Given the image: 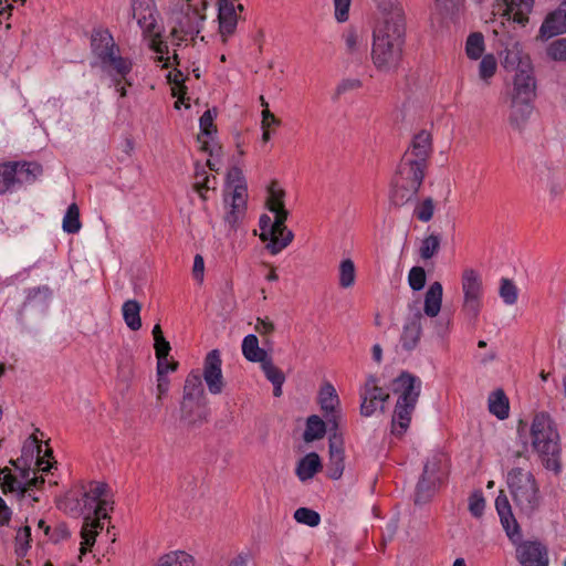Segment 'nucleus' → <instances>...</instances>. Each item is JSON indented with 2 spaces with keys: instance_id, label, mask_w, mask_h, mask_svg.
Masks as SVG:
<instances>
[{
  "instance_id": "obj_42",
  "label": "nucleus",
  "mask_w": 566,
  "mask_h": 566,
  "mask_svg": "<svg viewBox=\"0 0 566 566\" xmlns=\"http://www.w3.org/2000/svg\"><path fill=\"white\" fill-rule=\"evenodd\" d=\"M80 209L76 203L69 206L63 218L62 228L66 233L75 234L81 230Z\"/></svg>"
},
{
  "instance_id": "obj_28",
  "label": "nucleus",
  "mask_w": 566,
  "mask_h": 566,
  "mask_svg": "<svg viewBox=\"0 0 566 566\" xmlns=\"http://www.w3.org/2000/svg\"><path fill=\"white\" fill-rule=\"evenodd\" d=\"M181 401H208L199 369H193L187 375Z\"/></svg>"
},
{
  "instance_id": "obj_56",
  "label": "nucleus",
  "mask_w": 566,
  "mask_h": 566,
  "mask_svg": "<svg viewBox=\"0 0 566 566\" xmlns=\"http://www.w3.org/2000/svg\"><path fill=\"white\" fill-rule=\"evenodd\" d=\"M426 271L421 266H413L409 271L408 283L413 291H420L426 285Z\"/></svg>"
},
{
  "instance_id": "obj_35",
  "label": "nucleus",
  "mask_w": 566,
  "mask_h": 566,
  "mask_svg": "<svg viewBox=\"0 0 566 566\" xmlns=\"http://www.w3.org/2000/svg\"><path fill=\"white\" fill-rule=\"evenodd\" d=\"M327 428L329 429V424L327 420L324 421L317 415H312L306 419V428L303 433V439L305 442H313L315 440H319L324 438Z\"/></svg>"
},
{
  "instance_id": "obj_18",
  "label": "nucleus",
  "mask_w": 566,
  "mask_h": 566,
  "mask_svg": "<svg viewBox=\"0 0 566 566\" xmlns=\"http://www.w3.org/2000/svg\"><path fill=\"white\" fill-rule=\"evenodd\" d=\"M432 153V137L427 130H420L411 140L409 148L405 151L402 158L411 159L424 166H429V159Z\"/></svg>"
},
{
  "instance_id": "obj_63",
  "label": "nucleus",
  "mask_w": 566,
  "mask_h": 566,
  "mask_svg": "<svg viewBox=\"0 0 566 566\" xmlns=\"http://www.w3.org/2000/svg\"><path fill=\"white\" fill-rule=\"evenodd\" d=\"M71 533L65 523H59L54 528H51L49 534V538L53 543H59L61 541L67 539Z\"/></svg>"
},
{
  "instance_id": "obj_6",
  "label": "nucleus",
  "mask_w": 566,
  "mask_h": 566,
  "mask_svg": "<svg viewBox=\"0 0 566 566\" xmlns=\"http://www.w3.org/2000/svg\"><path fill=\"white\" fill-rule=\"evenodd\" d=\"M284 190L277 188V182L273 181L269 187V197L266 200L268 209L274 213L272 232L260 235L263 242L269 241L266 249L271 254H277L285 249L293 240L294 234L285 226L289 211L285 209L283 197Z\"/></svg>"
},
{
  "instance_id": "obj_16",
  "label": "nucleus",
  "mask_w": 566,
  "mask_h": 566,
  "mask_svg": "<svg viewBox=\"0 0 566 566\" xmlns=\"http://www.w3.org/2000/svg\"><path fill=\"white\" fill-rule=\"evenodd\" d=\"M208 401H180V421L188 429H197L209 421Z\"/></svg>"
},
{
  "instance_id": "obj_27",
  "label": "nucleus",
  "mask_w": 566,
  "mask_h": 566,
  "mask_svg": "<svg viewBox=\"0 0 566 566\" xmlns=\"http://www.w3.org/2000/svg\"><path fill=\"white\" fill-rule=\"evenodd\" d=\"M416 409V405L406 402H396L391 419V433L398 438L402 437L408 430L411 416Z\"/></svg>"
},
{
  "instance_id": "obj_29",
  "label": "nucleus",
  "mask_w": 566,
  "mask_h": 566,
  "mask_svg": "<svg viewBox=\"0 0 566 566\" xmlns=\"http://www.w3.org/2000/svg\"><path fill=\"white\" fill-rule=\"evenodd\" d=\"M535 0H503L505 9L504 15L509 20L525 25L528 22V14L533 10Z\"/></svg>"
},
{
  "instance_id": "obj_36",
  "label": "nucleus",
  "mask_w": 566,
  "mask_h": 566,
  "mask_svg": "<svg viewBox=\"0 0 566 566\" xmlns=\"http://www.w3.org/2000/svg\"><path fill=\"white\" fill-rule=\"evenodd\" d=\"M489 410L492 415L496 416L500 420H504L509 417V412H510L509 399L502 389H497L490 395Z\"/></svg>"
},
{
  "instance_id": "obj_58",
  "label": "nucleus",
  "mask_w": 566,
  "mask_h": 566,
  "mask_svg": "<svg viewBox=\"0 0 566 566\" xmlns=\"http://www.w3.org/2000/svg\"><path fill=\"white\" fill-rule=\"evenodd\" d=\"M196 181L201 185V189L206 190H214L217 185V178L214 176H209L203 167H200L199 164L196 165L195 172Z\"/></svg>"
},
{
  "instance_id": "obj_34",
  "label": "nucleus",
  "mask_w": 566,
  "mask_h": 566,
  "mask_svg": "<svg viewBox=\"0 0 566 566\" xmlns=\"http://www.w3.org/2000/svg\"><path fill=\"white\" fill-rule=\"evenodd\" d=\"M242 354L247 360L262 364L269 358L266 350L259 346L255 335L249 334L242 340Z\"/></svg>"
},
{
  "instance_id": "obj_1",
  "label": "nucleus",
  "mask_w": 566,
  "mask_h": 566,
  "mask_svg": "<svg viewBox=\"0 0 566 566\" xmlns=\"http://www.w3.org/2000/svg\"><path fill=\"white\" fill-rule=\"evenodd\" d=\"M406 42V19L401 8L384 14L373 32L371 59L377 70H397L402 61Z\"/></svg>"
},
{
  "instance_id": "obj_52",
  "label": "nucleus",
  "mask_w": 566,
  "mask_h": 566,
  "mask_svg": "<svg viewBox=\"0 0 566 566\" xmlns=\"http://www.w3.org/2000/svg\"><path fill=\"white\" fill-rule=\"evenodd\" d=\"M150 36L153 38L150 42V49L156 53L160 54V56H158V61H165L163 67H169V57L164 59V54L168 53V44L161 40V34L157 29H155V33Z\"/></svg>"
},
{
  "instance_id": "obj_2",
  "label": "nucleus",
  "mask_w": 566,
  "mask_h": 566,
  "mask_svg": "<svg viewBox=\"0 0 566 566\" xmlns=\"http://www.w3.org/2000/svg\"><path fill=\"white\" fill-rule=\"evenodd\" d=\"M495 509L500 522L510 538L516 545V559L521 566H548V548L539 541H522V531L517 523L510 501L504 493L500 491L495 499Z\"/></svg>"
},
{
  "instance_id": "obj_47",
  "label": "nucleus",
  "mask_w": 566,
  "mask_h": 566,
  "mask_svg": "<svg viewBox=\"0 0 566 566\" xmlns=\"http://www.w3.org/2000/svg\"><path fill=\"white\" fill-rule=\"evenodd\" d=\"M436 210L434 201L431 197L424 198L422 201L417 202L413 209V217L421 222H429Z\"/></svg>"
},
{
  "instance_id": "obj_54",
  "label": "nucleus",
  "mask_w": 566,
  "mask_h": 566,
  "mask_svg": "<svg viewBox=\"0 0 566 566\" xmlns=\"http://www.w3.org/2000/svg\"><path fill=\"white\" fill-rule=\"evenodd\" d=\"M51 296V290L48 286L32 287L27 291L23 306L32 305L34 302L45 303Z\"/></svg>"
},
{
  "instance_id": "obj_46",
  "label": "nucleus",
  "mask_w": 566,
  "mask_h": 566,
  "mask_svg": "<svg viewBox=\"0 0 566 566\" xmlns=\"http://www.w3.org/2000/svg\"><path fill=\"white\" fill-rule=\"evenodd\" d=\"M31 542V527L25 525L20 527L14 538V553L19 558L27 555Z\"/></svg>"
},
{
  "instance_id": "obj_26",
  "label": "nucleus",
  "mask_w": 566,
  "mask_h": 566,
  "mask_svg": "<svg viewBox=\"0 0 566 566\" xmlns=\"http://www.w3.org/2000/svg\"><path fill=\"white\" fill-rule=\"evenodd\" d=\"M43 476H34L28 480L25 483H22L18 480L15 475L12 473H7L3 478L2 483V492L4 494L8 493H17L19 499H22L27 495V493L33 488L39 489L42 484H44Z\"/></svg>"
},
{
  "instance_id": "obj_24",
  "label": "nucleus",
  "mask_w": 566,
  "mask_h": 566,
  "mask_svg": "<svg viewBox=\"0 0 566 566\" xmlns=\"http://www.w3.org/2000/svg\"><path fill=\"white\" fill-rule=\"evenodd\" d=\"M235 1L237 0L219 1V31L224 42L227 41V38L232 35L237 29L238 17L235 12Z\"/></svg>"
},
{
  "instance_id": "obj_30",
  "label": "nucleus",
  "mask_w": 566,
  "mask_h": 566,
  "mask_svg": "<svg viewBox=\"0 0 566 566\" xmlns=\"http://www.w3.org/2000/svg\"><path fill=\"white\" fill-rule=\"evenodd\" d=\"M322 468L319 455L316 452H310L297 462L295 474L304 482L312 479Z\"/></svg>"
},
{
  "instance_id": "obj_13",
  "label": "nucleus",
  "mask_w": 566,
  "mask_h": 566,
  "mask_svg": "<svg viewBox=\"0 0 566 566\" xmlns=\"http://www.w3.org/2000/svg\"><path fill=\"white\" fill-rule=\"evenodd\" d=\"M422 382L419 377L401 371L392 381V391L398 395V402L417 405Z\"/></svg>"
},
{
  "instance_id": "obj_20",
  "label": "nucleus",
  "mask_w": 566,
  "mask_h": 566,
  "mask_svg": "<svg viewBox=\"0 0 566 566\" xmlns=\"http://www.w3.org/2000/svg\"><path fill=\"white\" fill-rule=\"evenodd\" d=\"M566 32V0L559 7L551 12L544 20L539 29V36L548 40L555 35Z\"/></svg>"
},
{
  "instance_id": "obj_10",
  "label": "nucleus",
  "mask_w": 566,
  "mask_h": 566,
  "mask_svg": "<svg viewBox=\"0 0 566 566\" xmlns=\"http://www.w3.org/2000/svg\"><path fill=\"white\" fill-rule=\"evenodd\" d=\"M109 486L104 482H91L84 493V507L93 511L97 520L109 518V512L114 509V501Z\"/></svg>"
},
{
  "instance_id": "obj_12",
  "label": "nucleus",
  "mask_w": 566,
  "mask_h": 566,
  "mask_svg": "<svg viewBox=\"0 0 566 566\" xmlns=\"http://www.w3.org/2000/svg\"><path fill=\"white\" fill-rule=\"evenodd\" d=\"M130 15L136 20L144 35L155 33L159 17L155 0H130Z\"/></svg>"
},
{
  "instance_id": "obj_51",
  "label": "nucleus",
  "mask_w": 566,
  "mask_h": 566,
  "mask_svg": "<svg viewBox=\"0 0 566 566\" xmlns=\"http://www.w3.org/2000/svg\"><path fill=\"white\" fill-rule=\"evenodd\" d=\"M261 368L266 377V379L273 385V384H279V382H284L285 381V375L284 373L279 368L276 367L271 357H269L266 360H264L262 364H261Z\"/></svg>"
},
{
  "instance_id": "obj_19",
  "label": "nucleus",
  "mask_w": 566,
  "mask_h": 566,
  "mask_svg": "<svg viewBox=\"0 0 566 566\" xmlns=\"http://www.w3.org/2000/svg\"><path fill=\"white\" fill-rule=\"evenodd\" d=\"M421 321L422 314L419 310L406 319L400 336V344L405 350L411 352L418 346L422 335Z\"/></svg>"
},
{
  "instance_id": "obj_45",
  "label": "nucleus",
  "mask_w": 566,
  "mask_h": 566,
  "mask_svg": "<svg viewBox=\"0 0 566 566\" xmlns=\"http://www.w3.org/2000/svg\"><path fill=\"white\" fill-rule=\"evenodd\" d=\"M356 268L350 259H345L339 264V286L349 289L355 284Z\"/></svg>"
},
{
  "instance_id": "obj_53",
  "label": "nucleus",
  "mask_w": 566,
  "mask_h": 566,
  "mask_svg": "<svg viewBox=\"0 0 566 566\" xmlns=\"http://www.w3.org/2000/svg\"><path fill=\"white\" fill-rule=\"evenodd\" d=\"M485 509V499L481 490H475L469 497V511L472 516L480 518Z\"/></svg>"
},
{
  "instance_id": "obj_31",
  "label": "nucleus",
  "mask_w": 566,
  "mask_h": 566,
  "mask_svg": "<svg viewBox=\"0 0 566 566\" xmlns=\"http://www.w3.org/2000/svg\"><path fill=\"white\" fill-rule=\"evenodd\" d=\"M463 297L482 298L483 284L480 274L473 269H465L462 273Z\"/></svg>"
},
{
  "instance_id": "obj_40",
  "label": "nucleus",
  "mask_w": 566,
  "mask_h": 566,
  "mask_svg": "<svg viewBox=\"0 0 566 566\" xmlns=\"http://www.w3.org/2000/svg\"><path fill=\"white\" fill-rule=\"evenodd\" d=\"M502 65L507 71H518L521 67H528V57H523L516 45L509 50H505V55L502 60Z\"/></svg>"
},
{
  "instance_id": "obj_43",
  "label": "nucleus",
  "mask_w": 566,
  "mask_h": 566,
  "mask_svg": "<svg viewBox=\"0 0 566 566\" xmlns=\"http://www.w3.org/2000/svg\"><path fill=\"white\" fill-rule=\"evenodd\" d=\"M482 308V298L463 297L461 312L465 319L472 325L476 326L478 317Z\"/></svg>"
},
{
  "instance_id": "obj_55",
  "label": "nucleus",
  "mask_w": 566,
  "mask_h": 566,
  "mask_svg": "<svg viewBox=\"0 0 566 566\" xmlns=\"http://www.w3.org/2000/svg\"><path fill=\"white\" fill-rule=\"evenodd\" d=\"M217 116L216 108L213 109H207L200 117L199 124H200V132L201 135H205L207 137L211 136L213 133L217 132V127L213 124L214 117Z\"/></svg>"
},
{
  "instance_id": "obj_3",
  "label": "nucleus",
  "mask_w": 566,
  "mask_h": 566,
  "mask_svg": "<svg viewBox=\"0 0 566 566\" xmlns=\"http://www.w3.org/2000/svg\"><path fill=\"white\" fill-rule=\"evenodd\" d=\"M531 446L548 470L559 469L560 439L557 426L548 412L535 413L531 429Z\"/></svg>"
},
{
  "instance_id": "obj_25",
  "label": "nucleus",
  "mask_w": 566,
  "mask_h": 566,
  "mask_svg": "<svg viewBox=\"0 0 566 566\" xmlns=\"http://www.w3.org/2000/svg\"><path fill=\"white\" fill-rule=\"evenodd\" d=\"M93 55L101 62L114 50H118L112 33L108 30H94L91 36Z\"/></svg>"
},
{
  "instance_id": "obj_8",
  "label": "nucleus",
  "mask_w": 566,
  "mask_h": 566,
  "mask_svg": "<svg viewBox=\"0 0 566 566\" xmlns=\"http://www.w3.org/2000/svg\"><path fill=\"white\" fill-rule=\"evenodd\" d=\"M43 175L38 161L12 160L0 163V195L14 192L34 184Z\"/></svg>"
},
{
  "instance_id": "obj_5",
  "label": "nucleus",
  "mask_w": 566,
  "mask_h": 566,
  "mask_svg": "<svg viewBox=\"0 0 566 566\" xmlns=\"http://www.w3.org/2000/svg\"><path fill=\"white\" fill-rule=\"evenodd\" d=\"M428 167L411 159L401 158L391 180L390 201L402 207L417 198Z\"/></svg>"
},
{
  "instance_id": "obj_22",
  "label": "nucleus",
  "mask_w": 566,
  "mask_h": 566,
  "mask_svg": "<svg viewBox=\"0 0 566 566\" xmlns=\"http://www.w3.org/2000/svg\"><path fill=\"white\" fill-rule=\"evenodd\" d=\"M329 463L327 469L328 478L338 480L345 469L343 439L335 432L329 437Z\"/></svg>"
},
{
  "instance_id": "obj_57",
  "label": "nucleus",
  "mask_w": 566,
  "mask_h": 566,
  "mask_svg": "<svg viewBox=\"0 0 566 566\" xmlns=\"http://www.w3.org/2000/svg\"><path fill=\"white\" fill-rule=\"evenodd\" d=\"M496 60L492 54L482 57L479 65V74L482 80H489L496 72Z\"/></svg>"
},
{
  "instance_id": "obj_59",
  "label": "nucleus",
  "mask_w": 566,
  "mask_h": 566,
  "mask_svg": "<svg viewBox=\"0 0 566 566\" xmlns=\"http://www.w3.org/2000/svg\"><path fill=\"white\" fill-rule=\"evenodd\" d=\"M547 54L554 61H566V39L552 42L547 49Z\"/></svg>"
},
{
  "instance_id": "obj_11",
  "label": "nucleus",
  "mask_w": 566,
  "mask_h": 566,
  "mask_svg": "<svg viewBox=\"0 0 566 566\" xmlns=\"http://www.w3.org/2000/svg\"><path fill=\"white\" fill-rule=\"evenodd\" d=\"M377 381L376 376H368L360 391V415L364 417H370L377 410L378 406L380 410L384 411L385 402L389 399V394L379 387Z\"/></svg>"
},
{
  "instance_id": "obj_7",
  "label": "nucleus",
  "mask_w": 566,
  "mask_h": 566,
  "mask_svg": "<svg viewBox=\"0 0 566 566\" xmlns=\"http://www.w3.org/2000/svg\"><path fill=\"white\" fill-rule=\"evenodd\" d=\"M449 474V459L443 452L432 453L424 462L422 474L417 483L415 503L429 502Z\"/></svg>"
},
{
  "instance_id": "obj_64",
  "label": "nucleus",
  "mask_w": 566,
  "mask_h": 566,
  "mask_svg": "<svg viewBox=\"0 0 566 566\" xmlns=\"http://www.w3.org/2000/svg\"><path fill=\"white\" fill-rule=\"evenodd\" d=\"M352 0H334L335 18L338 22L348 20V11Z\"/></svg>"
},
{
  "instance_id": "obj_60",
  "label": "nucleus",
  "mask_w": 566,
  "mask_h": 566,
  "mask_svg": "<svg viewBox=\"0 0 566 566\" xmlns=\"http://www.w3.org/2000/svg\"><path fill=\"white\" fill-rule=\"evenodd\" d=\"M361 85L363 83L358 78H345L337 85L334 98L337 99L340 95L348 91L358 90L361 87Z\"/></svg>"
},
{
  "instance_id": "obj_9",
  "label": "nucleus",
  "mask_w": 566,
  "mask_h": 566,
  "mask_svg": "<svg viewBox=\"0 0 566 566\" xmlns=\"http://www.w3.org/2000/svg\"><path fill=\"white\" fill-rule=\"evenodd\" d=\"M206 15L198 7L189 3H181L179 7L172 9L170 21L174 24L170 35L174 43L180 45L181 42L187 41L189 38L195 40L202 27Z\"/></svg>"
},
{
  "instance_id": "obj_61",
  "label": "nucleus",
  "mask_w": 566,
  "mask_h": 566,
  "mask_svg": "<svg viewBox=\"0 0 566 566\" xmlns=\"http://www.w3.org/2000/svg\"><path fill=\"white\" fill-rule=\"evenodd\" d=\"M227 185L229 187H233V189L240 185L242 187H247L243 172L239 167H232L229 169L227 174Z\"/></svg>"
},
{
  "instance_id": "obj_32",
  "label": "nucleus",
  "mask_w": 566,
  "mask_h": 566,
  "mask_svg": "<svg viewBox=\"0 0 566 566\" xmlns=\"http://www.w3.org/2000/svg\"><path fill=\"white\" fill-rule=\"evenodd\" d=\"M442 294L443 289L440 282H433L430 284L424 295L423 311L427 316L436 317L439 314L441 310Z\"/></svg>"
},
{
  "instance_id": "obj_17",
  "label": "nucleus",
  "mask_w": 566,
  "mask_h": 566,
  "mask_svg": "<svg viewBox=\"0 0 566 566\" xmlns=\"http://www.w3.org/2000/svg\"><path fill=\"white\" fill-rule=\"evenodd\" d=\"M536 97V81L528 67H521L514 76L513 92L511 98L534 102Z\"/></svg>"
},
{
  "instance_id": "obj_44",
  "label": "nucleus",
  "mask_w": 566,
  "mask_h": 566,
  "mask_svg": "<svg viewBox=\"0 0 566 566\" xmlns=\"http://www.w3.org/2000/svg\"><path fill=\"white\" fill-rule=\"evenodd\" d=\"M484 51V38L482 33H471L465 43V52L469 59L478 60L482 56Z\"/></svg>"
},
{
  "instance_id": "obj_14",
  "label": "nucleus",
  "mask_w": 566,
  "mask_h": 566,
  "mask_svg": "<svg viewBox=\"0 0 566 566\" xmlns=\"http://www.w3.org/2000/svg\"><path fill=\"white\" fill-rule=\"evenodd\" d=\"M221 365L222 360L218 349H212L207 354L201 378L203 377L208 390L212 395L221 394L224 387Z\"/></svg>"
},
{
  "instance_id": "obj_15",
  "label": "nucleus",
  "mask_w": 566,
  "mask_h": 566,
  "mask_svg": "<svg viewBox=\"0 0 566 566\" xmlns=\"http://www.w3.org/2000/svg\"><path fill=\"white\" fill-rule=\"evenodd\" d=\"M318 403L322 411L324 412L325 419H327L329 431H337L340 418L339 410H337L339 398L335 387L331 382H325L321 387L318 392Z\"/></svg>"
},
{
  "instance_id": "obj_37",
  "label": "nucleus",
  "mask_w": 566,
  "mask_h": 566,
  "mask_svg": "<svg viewBox=\"0 0 566 566\" xmlns=\"http://www.w3.org/2000/svg\"><path fill=\"white\" fill-rule=\"evenodd\" d=\"M140 310L142 305L136 300H128L123 304V318L132 331H138L142 327Z\"/></svg>"
},
{
  "instance_id": "obj_41",
  "label": "nucleus",
  "mask_w": 566,
  "mask_h": 566,
  "mask_svg": "<svg viewBox=\"0 0 566 566\" xmlns=\"http://www.w3.org/2000/svg\"><path fill=\"white\" fill-rule=\"evenodd\" d=\"M546 188L548 190L552 200H556L563 197L566 190V181L555 170H548Z\"/></svg>"
},
{
  "instance_id": "obj_62",
  "label": "nucleus",
  "mask_w": 566,
  "mask_h": 566,
  "mask_svg": "<svg viewBox=\"0 0 566 566\" xmlns=\"http://www.w3.org/2000/svg\"><path fill=\"white\" fill-rule=\"evenodd\" d=\"M346 50L348 53L354 54L359 52L361 48V43L359 41V36L354 30H349L344 35Z\"/></svg>"
},
{
  "instance_id": "obj_39",
  "label": "nucleus",
  "mask_w": 566,
  "mask_h": 566,
  "mask_svg": "<svg viewBox=\"0 0 566 566\" xmlns=\"http://www.w3.org/2000/svg\"><path fill=\"white\" fill-rule=\"evenodd\" d=\"M156 566H195V560L188 553L176 551L163 555Z\"/></svg>"
},
{
  "instance_id": "obj_21",
  "label": "nucleus",
  "mask_w": 566,
  "mask_h": 566,
  "mask_svg": "<svg viewBox=\"0 0 566 566\" xmlns=\"http://www.w3.org/2000/svg\"><path fill=\"white\" fill-rule=\"evenodd\" d=\"M99 65L102 70L107 72L113 78L119 76L127 85H132V83L126 80V76L132 72L133 62L127 57H123L119 54V49L114 50L109 55L105 56V59L99 62Z\"/></svg>"
},
{
  "instance_id": "obj_33",
  "label": "nucleus",
  "mask_w": 566,
  "mask_h": 566,
  "mask_svg": "<svg viewBox=\"0 0 566 566\" xmlns=\"http://www.w3.org/2000/svg\"><path fill=\"white\" fill-rule=\"evenodd\" d=\"M102 520H97L95 516L87 515L84 518V523L81 530V553L85 554L86 551L94 545L95 537L98 533V530H103Z\"/></svg>"
},
{
  "instance_id": "obj_38",
  "label": "nucleus",
  "mask_w": 566,
  "mask_h": 566,
  "mask_svg": "<svg viewBox=\"0 0 566 566\" xmlns=\"http://www.w3.org/2000/svg\"><path fill=\"white\" fill-rule=\"evenodd\" d=\"M441 234L437 232H432L426 235L419 247V255L422 260L432 259L436 254H438L441 247Z\"/></svg>"
},
{
  "instance_id": "obj_48",
  "label": "nucleus",
  "mask_w": 566,
  "mask_h": 566,
  "mask_svg": "<svg viewBox=\"0 0 566 566\" xmlns=\"http://www.w3.org/2000/svg\"><path fill=\"white\" fill-rule=\"evenodd\" d=\"M168 82L174 84L172 95L179 96L178 101L175 103V107L179 108V103L184 102V95L186 94L187 87L184 85L185 77L181 71L174 70L167 75Z\"/></svg>"
},
{
  "instance_id": "obj_50",
  "label": "nucleus",
  "mask_w": 566,
  "mask_h": 566,
  "mask_svg": "<svg viewBox=\"0 0 566 566\" xmlns=\"http://www.w3.org/2000/svg\"><path fill=\"white\" fill-rule=\"evenodd\" d=\"M294 518L297 523L304 524L311 527H315L321 522L319 514L307 507H300L294 512Z\"/></svg>"
},
{
  "instance_id": "obj_49",
  "label": "nucleus",
  "mask_w": 566,
  "mask_h": 566,
  "mask_svg": "<svg viewBox=\"0 0 566 566\" xmlns=\"http://www.w3.org/2000/svg\"><path fill=\"white\" fill-rule=\"evenodd\" d=\"M499 294L505 304L513 305L517 301L518 290L512 280L503 277L500 282Z\"/></svg>"
},
{
  "instance_id": "obj_23",
  "label": "nucleus",
  "mask_w": 566,
  "mask_h": 566,
  "mask_svg": "<svg viewBox=\"0 0 566 566\" xmlns=\"http://www.w3.org/2000/svg\"><path fill=\"white\" fill-rule=\"evenodd\" d=\"M533 102L511 98L509 124L517 132H523L531 118Z\"/></svg>"
},
{
  "instance_id": "obj_4",
  "label": "nucleus",
  "mask_w": 566,
  "mask_h": 566,
  "mask_svg": "<svg viewBox=\"0 0 566 566\" xmlns=\"http://www.w3.org/2000/svg\"><path fill=\"white\" fill-rule=\"evenodd\" d=\"M506 484L513 502L520 512L531 516L542 504L538 482L530 469L513 467L507 471Z\"/></svg>"
}]
</instances>
